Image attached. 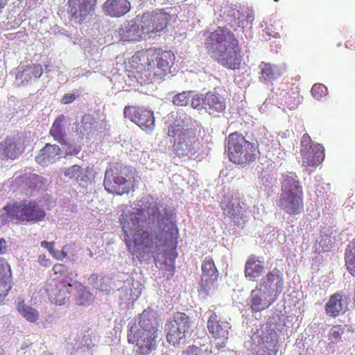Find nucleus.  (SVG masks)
<instances>
[{"label":"nucleus","instance_id":"f257e3e1","mask_svg":"<svg viewBox=\"0 0 355 355\" xmlns=\"http://www.w3.org/2000/svg\"><path fill=\"white\" fill-rule=\"evenodd\" d=\"M145 215L143 209H135L133 211H124L121 215L119 223L124 234V241L128 250L139 259L146 256L157 254L161 247L164 249L163 257L164 270L168 276H173L175 272V259L178 257L177 246L179 231L171 216L166 214L158 219V223L164 224L163 236L161 239L154 236L144 229Z\"/></svg>","mask_w":355,"mask_h":355},{"label":"nucleus","instance_id":"f03ea898","mask_svg":"<svg viewBox=\"0 0 355 355\" xmlns=\"http://www.w3.org/2000/svg\"><path fill=\"white\" fill-rule=\"evenodd\" d=\"M209 54L221 66L237 70L241 67L243 55L239 41L228 28L218 26L206 39Z\"/></svg>","mask_w":355,"mask_h":355},{"label":"nucleus","instance_id":"7ed1b4c3","mask_svg":"<svg viewBox=\"0 0 355 355\" xmlns=\"http://www.w3.org/2000/svg\"><path fill=\"white\" fill-rule=\"evenodd\" d=\"M139 60L141 67H137V81L141 85L159 82L171 72L175 56L171 51L162 49H148L138 52L135 56Z\"/></svg>","mask_w":355,"mask_h":355},{"label":"nucleus","instance_id":"20e7f679","mask_svg":"<svg viewBox=\"0 0 355 355\" xmlns=\"http://www.w3.org/2000/svg\"><path fill=\"white\" fill-rule=\"evenodd\" d=\"M158 324L154 315L144 311L138 322L130 327L128 342L134 345L135 355H150L157 348L159 338Z\"/></svg>","mask_w":355,"mask_h":355},{"label":"nucleus","instance_id":"39448f33","mask_svg":"<svg viewBox=\"0 0 355 355\" xmlns=\"http://www.w3.org/2000/svg\"><path fill=\"white\" fill-rule=\"evenodd\" d=\"M167 136L172 144L173 153L179 158L194 159L199 155L201 144L194 129L171 124L168 127Z\"/></svg>","mask_w":355,"mask_h":355},{"label":"nucleus","instance_id":"423d86ee","mask_svg":"<svg viewBox=\"0 0 355 355\" xmlns=\"http://www.w3.org/2000/svg\"><path fill=\"white\" fill-rule=\"evenodd\" d=\"M46 212L34 200H23L8 203L3 208V221H13L17 224L35 223L44 219Z\"/></svg>","mask_w":355,"mask_h":355},{"label":"nucleus","instance_id":"0eeeda50","mask_svg":"<svg viewBox=\"0 0 355 355\" xmlns=\"http://www.w3.org/2000/svg\"><path fill=\"white\" fill-rule=\"evenodd\" d=\"M103 186L107 192L114 195L129 193L134 189L132 171L125 166L113 165L105 173Z\"/></svg>","mask_w":355,"mask_h":355},{"label":"nucleus","instance_id":"6e6552de","mask_svg":"<svg viewBox=\"0 0 355 355\" xmlns=\"http://www.w3.org/2000/svg\"><path fill=\"white\" fill-rule=\"evenodd\" d=\"M226 148L230 160L234 164L245 165L255 160L254 145L237 132L229 135Z\"/></svg>","mask_w":355,"mask_h":355},{"label":"nucleus","instance_id":"1a4fd4ad","mask_svg":"<svg viewBox=\"0 0 355 355\" xmlns=\"http://www.w3.org/2000/svg\"><path fill=\"white\" fill-rule=\"evenodd\" d=\"M167 341L175 345L191 334V318L184 313L177 312L166 324Z\"/></svg>","mask_w":355,"mask_h":355},{"label":"nucleus","instance_id":"9d476101","mask_svg":"<svg viewBox=\"0 0 355 355\" xmlns=\"http://www.w3.org/2000/svg\"><path fill=\"white\" fill-rule=\"evenodd\" d=\"M207 328L212 338L219 341L216 343V347L218 350L225 348L232 328L227 318L220 313L212 311L207 320Z\"/></svg>","mask_w":355,"mask_h":355},{"label":"nucleus","instance_id":"9b49d317","mask_svg":"<svg viewBox=\"0 0 355 355\" xmlns=\"http://www.w3.org/2000/svg\"><path fill=\"white\" fill-rule=\"evenodd\" d=\"M169 18V15L163 12L144 14L139 25L144 40L154 37L157 33L162 31L167 26Z\"/></svg>","mask_w":355,"mask_h":355},{"label":"nucleus","instance_id":"f8f14e48","mask_svg":"<svg viewBox=\"0 0 355 355\" xmlns=\"http://www.w3.org/2000/svg\"><path fill=\"white\" fill-rule=\"evenodd\" d=\"M124 117L137 124L144 131L155 128V116L152 111L141 106L127 105L123 110Z\"/></svg>","mask_w":355,"mask_h":355},{"label":"nucleus","instance_id":"ddd939ff","mask_svg":"<svg viewBox=\"0 0 355 355\" xmlns=\"http://www.w3.org/2000/svg\"><path fill=\"white\" fill-rule=\"evenodd\" d=\"M72 286L73 284L67 279L64 282L58 279H53L46 283L44 289L51 303L62 306L65 304L70 298Z\"/></svg>","mask_w":355,"mask_h":355},{"label":"nucleus","instance_id":"4468645a","mask_svg":"<svg viewBox=\"0 0 355 355\" xmlns=\"http://www.w3.org/2000/svg\"><path fill=\"white\" fill-rule=\"evenodd\" d=\"M97 0H69L68 16L71 21L82 24L90 12L94 11Z\"/></svg>","mask_w":355,"mask_h":355},{"label":"nucleus","instance_id":"2eb2a0df","mask_svg":"<svg viewBox=\"0 0 355 355\" xmlns=\"http://www.w3.org/2000/svg\"><path fill=\"white\" fill-rule=\"evenodd\" d=\"M257 286L278 299L284 288V275L280 270L274 268L261 278Z\"/></svg>","mask_w":355,"mask_h":355},{"label":"nucleus","instance_id":"dca6fc26","mask_svg":"<svg viewBox=\"0 0 355 355\" xmlns=\"http://www.w3.org/2000/svg\"><path fill=\"white\" fill-rule=\"evenodd\" d=\"M218 277V271L211 257H206L202 263V275L200 282V292L207 295L214 288Z\"/></svg>","mask_w":355,"mask_h":355},{"label":"nucleus","instance_id":"f3484780","mask_svg":"<svg viewBox=\"0 0 355 355\" xmlns=\"http://www.w3.org/2000/svg\"><path fill=\"white\" fill-rule=\"evenodd\" d=\"M277 299L259 286L252 290L250 306L252 312L258 313L268 309Z\"/></svg>","mask_w":355,"mask_h":355},{"label":"nucleus","instance_id":"a211bd4d","mask_svg":"<svg viewBox=\"0 0 355 355\" xmlns=\"http://www.w3.org/2000/svg\"><path fill=\"white\" fill-rule=\"evenodd\" d=\"M301 155L302 157V166L309 172H312L318 166L323 162L325 157L324 148L319 144H313L307 150H302Z\"/></svg>","mask_w":355,"mask_h":355},{"label":"nucleus","instance_id":"6ab92c4d","mask_svg":"<svg viewBox=\"0 0 355 355\" xmlns=\"http://www.w3.org/2000/svg\"><path fill=\"white\" fill-rule=\"evenodd\" d=\"M278 206L290 216L300 214L304 210L303 194L280 195Z\"/></svg>","mask_w":355,"mask_h":355},{"label":"nucleus","instance_id":"aec40b11","mask_svg":"<svg viewBox=\"0 0 355 355\" xmlns=\"http://www.w3.org/2000/svg\"><path fill=\"white\" fill-rule=\"evenodd\" d=\"M23 152L19 139L8 136L0 143V158L4 160L15 159Z\"/></svg>","mask_w":355,"mask_h":355},{"label":"nucleus","instance_id":"412c9836","mask_svg":"<svg viewBox=\"0 0 355 355\" xmlns=\"http://www.w3.org/2000/svg\"><path fill=\"white\" fill-rule=\"evenodd\" d=\"M264 261L255 254H250L245 263L244 275L248 281L257 282L263 274Z\"/></svg>","mask_w":355,"mask_h":355},{"label":"nucleus","instance_id":"4be33fe9","mask_svg":"<svg viewBox=\"0 0 355 355\" xmlns=\"http://www.w3.org/2000/svg\"><path fill=\"white\" fill-rule=\"evenodd\" d=\"M347 309L346 297L340 292H336L330 296L324 306L327 315L336 318L345 313Z\"/></svg>","mask_w":355,"mask_h":355},{"label":"nucleus","instance_id":"5701e85b","mask_svg":"<svg viewBox=\"0 0 355 355\" xmlns=\"http://www.w3.org/2000/svg\"><path fill=\"white\" fill-rule=\"evenodd\" d=\"M130 9L131 4L128 0H106L102 6L103 13L114 18L124 16Z\"/></svg>","mask_w":355,"mask_h":355},{"label":"nucleus","instance_id":"b1692460","mask_svg":"<svg viewBox=\"0 0 355 355\" xmlns=\"http://www.w3.org/2000/svg\"><path fill=\"white\" fill-rule=\"evenodd\" d=\"M278 336L275 332L263 334L256 355H277L279 351Z\"/></svg>","mask_w":355,"mask_h":355},{"label":"nucleus","instance_id":"393cba45","mask_svg":"<svg viewBox=\"0 0 355 355\" xmlns=\"http://www.w3.org/2000/svg\"><path fill=\"white\" fill-rule=\"evenodd\" d=\"M42 74L43 68L40 64H28L18 67L15 78L21 80L22 83H27L33 80L38 79Z\"/></svg>","mask_w":355,"mask_h":355},{"label":"nucleus","instance_id":"a878e982","mask_svg":"<svg viewBox=\"0 0 355 355\" xmlns=\"http://www.w3.org/2000/svg\"><path fill=\"white\" fill-rule=\"evenodd\" d=\"M203 105L209 114H216L225 110L226 103L219 94L209 92L203 98Z\"/></svg>","mask_w":355,"mask_h":355},{"label":"nucleus","instance_id":"bb28decb","mask_svg":"<svg viewBox=\"0 0 355 355\" xmlns=\"http://www.w3.org/2000/svg\"><path fill=\"white\" fill-rule=\"evenodd\" d=\"M60 148L55 144H46L35 157L36 162L42 166L54 163L60 153Z\"/></svg>","mask_w":355,"mask_h":355},{"label":"nucleus","instance_id":"cd10ccee","mask_svg":"<svg viewBox=\"0 0 355 355\" xmlns=\"http://www.w3.org/2000/svg\"><path fill=\"white\" fill-rule=\"evenodd\" d=\"M67 118L64 114H60L55 119L50 128L49 134L54 140L61 145H67V134L65 126L67 123Z\"/></svg>","mask_w":355,"mask_h":355},{"label":"nucleus","instance_id":"c85d7f7f","mask_svg":"<svg viewBox=\"0 0 355 355\" xmlns=\"http://www.w3.org/2000/svg\"><path fill=\"white\" fill-rule=\"evenodd\" d=\"M119 35L124 42H139L144 40L139 25L131 21L119 28Z\"/></svg>","mask_w":355,"mask_h":355},{"label":"nucleus","instance_id":"c756f323","mask_svg":"<svg viewBox=\"0 0 355 355\" xmlns=\"http://www.w3.org/2000/svg\"><path fill=\"white\" fill-rule=\"evenodd\" d=\"M303 194L302 187L300 185L297 176L295 173L288 172L283 175L280 195Z\"/></svg>","mask_w":355,"mask_h":355},{"label":"nucleus","instance_id":"7c9ffc66","mask_svg":"<svg viewBox=\"0 0 355 355\" xmlns=\"http://www.w3.org/2000/svg\"><path fill=\"white\" fill-rule=\"evenodd\" d=\"M17 310L21 315L30 322H35L39 319L38 311L26 304L24 300L19 301L17 303Z\"/></svg>","mask_w":355,"mask_h":355},{"label":"nucleus","instance_id":"2f4dec72","mask_svg":"<svg viewBox=\"0 0 355 355\" xmlns=\"http://www.w3.org/2000/svg\"><path fill=\"white\" fill-rule=\"evenodd\" d=\"M345 264L349 272L355 276V241H353L347 245L345 252Z\"/></svg>","mask_w":355,"mask_h":355},{"label":"nucleus","instance_id":"473e14b6","mask_svg":"<svg viewBox=\"0 0 355 355\" xmlns=\"http://www.w3.org/2000/svg\"><path fill=\"white\" fill-rule=\"evenodd\" d=\"M83 168L77 164L65 168L64 176L70 180H76L78 182L85 181V175H83Z\"/></svg>","mask_w":355,"mask_h":355},{"label":"nucleus","instance_id":"72a5a7b5","mask_svg":"<svg viewBox=\"0 0 355 355\" xmlns=\"http://www.w3.org/2000/svg\"><path fill=\"white\" fill-rule=\"evenodd\" d=\"M261 69L260 78L265 81H270L275 78L277 67L270 63L261 62L259 65Z\"/></svg>","mask_w":355,"mask_h":355},{"label":"nucleus","instance_id":"f704fd0d","mask_svg":"<svg viewBox=\"0 0 355 355\" xmlns=\"http://www.w3.org/2000/svg\"><path fill=\"white\" fill-rule=\"evenodd\" d=\"M181 355H211V351L205 345H193L184 349Z\"/></svg>","mask_w":355,"mask_h":355},{"label":"nucleus","instance_id":"c9c22d12","mask_svg":"<svg viewBox=\"0 0 355 355\" xmlns=\"http://www.w3.org/2000/svg\"><path fill=\"white\" fill-rule=\"evenodd\" d=\"M224 210L234 218L243 219L245 217V215L243 211V208L238 202H230L227 204L226 207L224 208Z\"/></svg>","mask_w":355,"mask_h":355},{"label":"nucleus","instance_id":"e433bc0d","mask_svg":"<svg viewBox=\"0 0 355 355\" xmlns=\"http://www.w3.org/2000/svg\"><path fill=\"white\" fill-rule=\"evenodd\" d=\"M94 299L92 293L83 287V289H80L76 296V303L79 306H87L92 304Z\"/></svg>","mask_w":355,"mask_h":355},{"label":"nucleus","instance_id":"4c0bfd02","mask_svg":"<svg viewBox=\"0 0 355 355\" xmlns=\"http://www.w3.org/2000/svg\"><path fill=\"white\" fill-rule=\"evenodd\" d=\"M53 271L55 275H58L55 279H58L60 280L67 279L70 283H72V278L69 277V275L67 271V268L65 265L62 263H55L53 267Z\"/></svg>","mask_w":355,"mask_h":355},{"label":"nucleus","instance_id":"58836bf2","mask_svg":"<svg viewBox=\"0 0 355 355\" xmlns=\"http://www.w3.org/2000/svg\"><path fill=\"white\" fill-rule=\"evenodd\" d=\"M192 96V91H185L175 95L173 103L177 106H186Z\"/></svg>","mask_w":355,"mask_h":355},{"label":"nucleus","instance_id":"ea45409f","mask_svg":"<svg viewBox=\"0 0 355 355\" xmlns=\"http://www.w3.org/2000/svg\"><path fill=\"white\" fill-rule=\"evenodd\" d=\"M0 279H12L10 266L2 257H0Z\"/></svg>","mask_w":355,"mask_h":355},{"label":"nucleus","instance_id":"a19ab883","mask_svg":"<svg viewBox=\"0 0 355 355\" xmlns=\"http://www.w3.org/2000/svg\"><path fill=\"white\" fill-rule=\"evenodd\" d=\"M301 96L299 91L292 92L291 95H288L286 98V103L289 109L293 110L297 107L298 105L301 102Z\"/></svg>","mask_w":355,"mask_h":355},{"label":"nucleus","instance_id":"79ce46f5","mask_svg":"<svg viewBox=\"0 0 355 355\" xmlns=\"http://www.w3.org/2000/svg\"><path fill=\"white\" fill-rule=\"evenodd\" d=\"M311 92L315 99L320 100L323 96H326L327 89L324 85L316 83L313 85Z\"/></svg>","mask_w":355,"mask_h":355},{"label":"nucleus","instance_id":"37998d69","mask_svg":"<svg viewBox=\"0 0 355 355\" xmlns=\"http://www.w3.org/2000/svg\"><path fill=\"white\" fill-rule=\"evenodd\" d=\"M344 328L341 325L334 326L329 331V339L332 343H338L341 340Z\"/></svg>","mask_w":355,"mask_h":355},{"label":"nucleus","instance_id":"c03bdc74","mask_svg":"<svg viewBox=\"0 0 355 355\" xmlns=\"http://www.w3.org/2000/svg\"><path fill=\"white\" fill-rule=\"evenodd\" d=\"M12 279H0V301H2L12 288Z\"/></svg>","mask_w":355,"mask_h":355},{"label":"nucleus","instance_id":"a18cd8bd","mask_svg":"<svg viewBox=\"0 0 355 355\" xmlns=\"http://www.w3.org/2000/svg\"><path fill=\"white\" fill-rule=\"evenodd\" d=\"M311 143H312V141H311L310 136L307 133L304 134L302 137V139H301L300 153L302 152V150H307L310 148V146H313V145H311Z\"/></svg>","mask_w":355,"mask_h":355},{"label":"nucleus","instance_id":"49530a36","mask_svg":"<svg viewBox=\"0 0 355 355\" xmlns=\"http://www.w3.org/2000/svg\"><path fill=\"white\" fill-rule=\"evenodd\" d=\"M190 101L191 105L194 109H200L203 105V98H201L198 94H193V92Z\"/></svg>","mask_w":355,"mask_h":355},{"label":"nucleus","instance_id":"de8ad7c7","mask_svg":"<svg viewBox=\"0 0 355 355\" xmlns=\"http://www.w3.org/2000/svg\"><path fill=\"white\" fill-rule=\"evenodd\" d=\"M66 146L65 151L67 155H78V153L80 151V146H71L67 143V145H64Z\"/></svg>","mask_w":355,"mask_h":355},{"label":"nucleus","instance_id":"09e8293b","mask_svg":"<svg viewBox=\"0 0 355 355\" xmlns=\"http://www.w3.org/2000/svg\"><path fill=\"white\" fill-rule=\"evenodd\" d=\"M76 99V96L72 93L65 94L61 98V103L62 104H69L73 102Z\"/></svg>","mask_w":355,"mask_h":355},{"label":"nucleus","instance_id":"8fccbe9b","mask_svg":"<svg viewBox=\"0 0 355 355\" xmlns=\"http://www.w3.org/2000/svg\"><path fill=\"white\" fill-rule=\"evenodd\" d=\"M41 246L42 248H46L48 250V251L51 253V255H53V254L55 251V250L54 249V246H55L54 241H51V242H49V241H42Z\"/></svg>","mask_w":355,"mask_h":355},{"label":"nucleus","instance_id":"3c124183","mask_svg":"<svg viewBox=\"0 0 355 355\" xmlns=\"http://www.w3.org/2000/svg\"><path fill=\"white\" fill-rule=\"evenodd\" d=\"M52 256L56 259L61 260L67 256V253L64 250L60 251L55 250Z\"/></svg>","mask_w":355,"mask_h":355},{"label":"nucleus","instance_id":"603ef678","mask_svg":"<svg viewBox=\"0 0 355 355\" xmlns=\"http://www.w3.org/2000/svg\"><path fill=\"white\" fill-rule=\"evenodd\" d=\"M8 250L7 242L3 238L0 239V254H4Z\"/></svg>","mask_w":355,"mask_h":355},{"label":"nucleus","instance_id":"864d4df0","mask_svg":"<svg viewBox=\"0 0 355 355\" xmlns=\"http://www.w3.org/2000/svg\"><path fill=\"white\" fill-rule=\"evenodd\" d=\"M45 258H46L45 255H40L38 257V261L44 266H47L48 263L49 262V260L46 259Z\"/></svg>","mask_w":355,"mask_h":355},{"label":"nucleus","instance_id":"5fc2aeb1","mask_svg":"<svg viewBox=\"0 0 355 355\" xmlns=\"http://www.w3.org/2000/svg\"><path fill=\"white\" fill-rule=\"evenodd\" d=\"M355 42L354 40H347L345 43V46L349 49H352V47H355Z\"/></svg>","mask_w":355,"mask_h":355},{"label":"nucleus","instance_id":"6e6d98bb","mask_svg":"<svg viewBox=\"0 0 355 355\" xmlns=\"http://www.w3.org/2000/svg\"><path fill=\"white\" fill-rule=\"evenodd\" d=\"M9 0H0V13L2 10L6 6Z\"/></svg>","mask_w":355,"mask_h":355},{"label":"nucleus","instance_id":"4d7b16f0","mask_svg":"<svg viewBox=\"0 0 355 355\" xmlns=\"http://www.w3.org/2000/svg\"><path fill=\"white\" fill-rule=\"evenodd\" d=\"M153 214H155L158 211V207L156 205L152 206Z\"/></svg>","mask_w":355,"mask_h":355},{"label":"nucleus","instance_id":"13d9d810","mask_svg":"<svg viewBox=\"0 0 355 355\" xmlns=\"http://www.w3.org/2000/svg\"><path fill=\"white\" fill-rule=\"evenodd\" d=\"M275 1H278V0H274Z\"/></svg>","mask_w":355,"mask_h":355}]
</instances>
